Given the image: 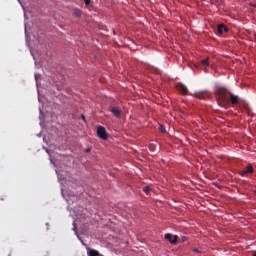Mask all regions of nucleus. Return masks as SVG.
<instances>
[{"mask_svg":"<svg viewBox=\"0 0 256 256\" xmlns=\"http://www.w3.org/2000/svg\"><path fill=\"white\" fill-rule=\"evenodd\" d=\"M255 169L253 168V165L249 164L246 166V168L244 170H242L240 172L241 177H245V175L249 174V173H254Z\"/></svg>","mask_w":256,"mask_h":256,"instance_id":"obj_6","label":"nucleus"},{"mask_svg":"<svg viewBox=\"0 0 256 256\" xmlns=\"http://www.w3.org/2000/svg\"><path fill=\"white\" fill-rule=\"evenodd\" d=\"M97 135L100 139L107 141V130L103 126H98L97 128Z\"/></svg>","mask_w":256,"mask_h":256,"instance_id":"obj_2","label":"nucleus"},{"mask_svg":"<svg viewBox=\"0 0 256 256\" xmlns=\"http://www.w3.org/2000/svg\"><path fill=\"white\" fill-rule=\"evenodd\" d=\"M202 65L209 67V58H205L201 60Z\"/></svg>","mask_w":256,"mask_h":256,"instance_id":"obj_11","label":"nucleus"},{"mask_svg":"<svg viewBox=\"0 0 256 256\" xmlns=\"http://www.w3.org/2000/svg\"><path fill=\"white\" fill-rule=\"evenodd\" d=\"M144 193L148 194L151 191V186H145L143 188Z\"/></svg>","mask_w":256,"mask_h":256,"instance_id":"obj_13","label":"nucleus"},{"mask_svg":"<svg viewBox=\"0 0 256 256\" xmlns=\"http://www.w3.org/2000/svg\"><path fill=\"white\" fill-rule=\"evenodd\" d=\"M164 238L169 241V243H171L172 245H175V243H177V240L179 239V236L167 233L165 234Z\"/></svg>","mask_w":256,"mask_h":256,"instance_id":"obj_4","label":"nucleus"},{"mask_svg":"<svg viewBox=\"0 0 256 256\" xmlns=\"http://www.w3.org/2000/svg\"><path fill=\"white\" fill-rule=\"evenodd\" d=\"M252 256H256V252H254V254Z\"/></svg>","mask_w":256,"mask_h":256,"instance_id":"obj_19","label":"nucleus"},{"mask_svg":"<svg viewBox=\"0 0 256 256\" xmlns=\"http://www.w3.org/2000/svg\"><path fill=\"white\" fill-rule=\"evenodd\" d=\"M82 119H85V116L82 115Z\"/></svg>","mask_w":256,"mask_h":256,"instance_id":"obj_20","label":"nucleus"},{"mask_svg":"<svg viewBox=\"0 0 256 256\" xmlns=\"http://www.w3.org/2000/svg\"><path fill=\"white\" fill-rule=\"evenodd\" d=\"M195 97L197 99H205L207 97V91L195 93Z\"/></svg>","mask_w":256,"mask_h":256,"instance_id":"obj_8","label":"nucleus"},{"mask_svg":"<svg viewBox=\"0 0 256 256\" xmlns=\"http://www.w3.org/2000/svg\"><path fill=\"white\" fill-rule=\"evenodd\" d=\"M215 99L220 107H227V105H237L239 103V96L228 91L227 88L220 86L215 90Z\"/></svg>","mask_w":256,"mask_h":256,"instance_id":"obj_1","label":"nucleus"},{"mask_svg":"<svg viewBox=\"0 0 256 256\" xmlns=\"http://www.w3.org/2000/svg\"><path fill=\"white\" fill-rule=\"evenodd\" d=\"M108 110L112 115L116 116L117 118L121 117V108L117 106H109Z\"/></svg>","mask_w":256,"mask_h":256,"instance_id":"obj_5","label":"nucleus"},{"mask_svg":"<svg viewBox=\"0 0 256 256\" xmlns=\"http://www.w3.org/2000/svg\"><path fill=\"white\" fill-rule=\"evenodd\" d=\"M73 15H74V17H81V15H83V12L76 8L73 11Z\"/></svg>","mask_w":256,"mask_h":256,"instance_id":"obj_9","label":"nucleus"},{"mask_svg":"<svg viewBox=\"0 0 256 256\" xmlns=\"http://www.w3.org/2000/svg\"><path fill=\"white\" fill-rule=\"evenodd\" d=\"M176 89L181 93V95H187V93H189V89L183 83H178L176 85Z\"/></svg>","mask_w":256,"mask_h":256,"instance_id":"obj_3","label":"nucleus"},{"mask_svg":"<svg viewBox=\"0 0 256 256\" xmlns=\"http://www.w3.org/2000/svg\"><path fill=\"white\" fill-rule=\"evenodd\" d=\"M242 109H244V111H246V113H249V111H250L249 104H247V102H243Z\"/></svg>","mask_w":256,"mask_h":256,"instance_id":"obj_10","label":"nucleus"},{"mask_svg":"<svg viewBox=\"0 0 256 256\" xmlns=\"http://www.w3.org/2000/svg\"><path fill=\"white\" fill-rule=\"evenodd\" d=\"M159 131H161V133H167V130L165 129V126H163V125L159 126Z\"/></svg>","mask_w":256,"mask_h":256,"instance_id":"obj_14","label":"nucleus"},{"mask_svg":"<svg viewBox=\"0 0 256 256\" xmlns=\"http://www.w3.org/2000/svg\"><path fill=\"white\" fill-rule=\"evenodd\" d=\"M86 153H91V148H87Z\"/></svg>","mask_w":256,"mask_h":256,"instance_id":"obj_17","label":"nucleus"},{"mask_svg":"<svg viewBox=\"0 0 256 256\" xmlns=\"http://www.w3.org/2000/svg\"><path fill=\"white\" fill-rule=\"evenodd\" d=\"M84 3L86 7H89V5H91V0H84Z\"/></svg>","mask_w":256,"mask_h":256,"instance_id":"obj_15","label":"nucleus"},{"mask_svg":"<svg viewBox=\"0 0 256 256\" xmlns=\"http://www.w3.org/2000/svg\"><path fill=\"white\" fill-rule=\"evenodd\" d=\"M182 242L185 243V241H187V237L186 236H182Z\"/></svg>","mask_w":256,"mask_h":256,"instance_id":"obj_16","label":"nucleus"},{"mask_svg":"<svg viewBox=\"0 0 256 256\" xmlns=\"http://www.w3.org/2000/svg\"><path fill=\"white\" fill-rule=\"evenodd\" d=\"M227 31H229V28H227V26H225V24L218 25L217 33H219V35H223V33H227Z\"/></svg>","mask_w":256,"mask_h":256,"instance_id":"obj_7","label":"nucleus"},{"mask_svg":"<svg viewBox=\"0 0 256 256\" xmlns=\"http://www.w3.org/2000/svg\"><path fill=\"white\" fill-rule=\"evenodd\" d=\"M89 255L90 256H99V251L92 249L89 251Z\"/></svg>","mask_w":256,"mask_h":256,"instance_id":"obj_12","label":"nucleus"},{"mask_svg":"<svg viewBox=\"0 0 256 256\" xmlns=\"http://www.w3.org/2000/svg\"><path fill=\"white\" fill-rule=\"evenodd\" d=\"M194 253H199V249L195 248L193 249Z\"/></svg>","mask_w":256,"mask_h":256,"instance_id":"obj_18","label":"nucleus"}]
</instances>
